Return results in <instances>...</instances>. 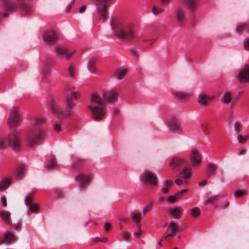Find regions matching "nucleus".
Instances as JSON below:
<instances>
[{
    "label": "nucleus",
    "mask_w": 249,
    "mask_h": 249,
    "mask_svg": "<svg viewBox=\"0 0 249 249\" xmlns=\"http://www.w3.org/2000/svg\"><path fill=\"white\" fill-rule=\"evenodd\" d=\"M118 94L117 89H112L105 94L94 93L91 95L89 107L94 120L100 121L104 118L106 114L105 103L116 101Z\"/></svg>",
    "instance_id": "obj_1"
},
{
    "label": "nucleus",
    "mask_w": 249,
    "mask_h": 249,
    "mask_svg": "<svg viewBox=\"0 0 249 249\" xmlns=\"http://www.w3.org/2000/svg\"><path fill=\"white\" fill-rule=\"evenodd\" d=\"M71 97L67 96L64 100V110L62 111L57 103L54 101L50 102V109L51 111L56 115H60L64 118H68L73 114V107L74 103L72 100L77 99L80 95V93L77 91H72L70 93Z\"/></svg>",
    "instance_id": "obj_2"
},
{
    "label": "nucleus",
    "mask_w": 249,
    "mask_h": 249,
    "mask_svg": "<svg viewBox=\"0 0 249 249\" xmlns=\"http://www.w3.org/2000/svg\"><path fill=\"white\" fill-rule=\"evenodd\" d=\"M112 28L119 38L132 40L136 37L133 24L123 19H114L112 20Z\"/></svg>",
    "instance_id": "obj_3"
},
{
    "label": "nucleus",
    "mask_w": 249,
    "mask_h": 249,
    "mask_svg": "<svg viewBox=\"0 0 249 249\" xmlns=\"http://www.w3.org/2000/svg\"><path fill=\"white\" fill-rule=\"evenodd\" d=\"M16 6L12 5L8 0H2V4L8 12H14L19 9L25 15L31 13L32 8L30 4L29 0H13Z\"/></svg>",
    "instance_id": "obj_4"
},
{
    "label": "nucleus",
    "mask_w": 249,
    "mask_h": 249,
    "mask_svg": "<svg viewBox=\"0 0 249 249\" xmlns=\"http://www.w3.org/2000/svg\"><path fill=\"white\" fill-rule=\"evenodd\" d=\"M43 136L42 132L39 129L30 128L27 135V141L30 146H33L40 142Z\"/></svg>",
    "instance_id": "obj_5"
},
{
    "label": "nucleus",
    "mask_w": 249,
    "mask_h": 249,
    "mask_svg": "<svg viewBox=\"0 0 249 249\" xmlns=\"http://www.w3.org/2000/svg\"><path fill=\"white\" fill-rule=\"evenodd\" d=\"M94 4L98 7V11L100 18L105 19L108 13V6L111 3V0H93Z\"/></svg>",
    "instance_id": "obj_6"
},
{
    "label": "nucleus",
    "mask_w": 249,
    "mask_h": 249,
    "mask_svg": "<svg viewBox=\"0 0 249 249\" xmlns=\"http://www.w3.org/2000/svg\"><path fill=\"white\" fill-rule=\"evenodd\" d=\"M8 124L11 126H18L21 124V118L19 110L17 107H13L10 113Z\"/></svg>",
    "instance_id": "obj_7"
},
{
    "label": "nucleus",
    "mask_w": 249,
    "mask_h": 249,
    "mask_svg": "<svg viewBox=\"0 0 249 249\" xmlns=\"http://www.w3.org/2000/svg\"><path fill=\"white\" fill-rule=\"evenodd\" d=\"M6 140L7 144L14 150H17L19 148L20 142L18 135L15 132H10Z\"/></svg>",
    "instance_id": "obj_8"
},
{
    "label": "nucleus",
    "mask_w": 249,
    "mask_h": 249,
    "mask_svg": "<svg viewBox=\"0 0 249 249\" xmlns=\"http://www.w3.org/2000/svg\"><path fill=\"white\" fill-rule=\"evenodd\" d=\"M141 178L142 181H144L146 182L157 185L158 179L156 175L150 171H146L141 175Z\"/></svg>",
    "instance_id": "obj_9"
},
{
    "label": "nucleus",
    "mask_w": 249,
    "mask_h": 249,
    "mask_svg": "<svg viewBox=\"0 0 249 249\" xmlns=\"http://www.w3.org/2000/svg\"><path fill=\"white\" fill-rule=\"evenodd\" d=\"M238 78L241 83L249 82V65H246L239 71Z\"/></svg>",
    "instance_id": "obj_10"
},
{
    "label": "nucleus",
    "mask_w": 249,
    "mask_h": 249,
    "mask_svg": "<svg viewBox=\"0 0 249 249\" xmlns=\"http://www.w3.org/2000/svg\"><path fill=\"white\" fill-rule=\"evenodd\" d=\"M222 104L224 105H230L231 107L233 106L235 100L232 98V93L230 91H226L224 92L221 98Z\"/></svg>",
    "instance_id": "obj_11"
},
{
    "label": "nucleus",
    "mask_w": 249,
    "mask_h": 249,
    "mask_svg": "<svg viewBox=\"0 0 249 249\" xmlns=\"http://www.w3.org/2000/svg\"><path fill=\"white\" fill-rule=\"evenodd\" d=\"M55 51L58 55L63 56L67 59L70 58L75 52V51L73 50H70L67 48L61 47H58Z\"/></svg>",
    "instance_id": "obj_12"
},
{
    "label": "nucleus",
    "mask_w": 249,
    "mask_h": 249,
    "mask_svg": "<svg viewBox=\"0 0 249 249\" xmlns=\"http://www.w3.org/2000/svg\"><path fill=\"white\" fill-rule=\"evenodd\" d=\"M190 157L192 164L194 166H197L199 165L201 161V154L196 149H192Z\"/></svg>",
    "instance_id": "obj_13"
},
{
    "label": "nucleus",
    "mask_w": 249,
    "mask_h": 249,
    "mask_svg": "<svg viewBox=\"0 0 249 249\" xmlns=\"http://www.w3.org/2000/svg\"><path fill=\"white\" fill-rule=\"evenodd\" d=\"M178 231L177 225L175 222L172 220L170 222L167 230L166 235L165 236L164 238L167 239L177 233Z\"/></svg>",
    "instance_id": "obj_14"
},
{
    "label": "nucleus",
    "mask_w": 249,
    "mask_h": 249,
    "mask_svg": "<svg viewBox=\"0 0 249 249\" xmlns=\"http://www.w3.org/2000/svg\"><path fill=\"white\" fill-rule=\"evenodd\" d=\"M184 162V161L182 159L175 157L171 161L170 166L174 171H178L180 167L183 165Z\"/></svg>",
    "instance_id": "obj_15"
},
{
    "label": "nucleus",
    "mask_w": 249,
    "mask_h": 249,
    "mask_svg": "<svg viewBox=\"0 0 249 249\" xmlns=\"http://www.w3.org/2000/svg\"><path fill=\"white\" fill-rule=\"evenodd\" d=\"M213 99V96L202 93L198 96V102L202 106H206L211 100Z\"/></svg>",
    "instance_id": "obj_16"
},
{
    "label": "nucleus",
    "mask_w": 249,
    "mask_h": 249,
    "mask_svg": "<svg viewBox=\"0 0 249 249\" xmlns=\"http://www.w3.org/2000/svg\"><path fill=\"white\" fill-rule=\"evenodd\" d=\"M182 3L185 4L188 10L191 12H194L198 6L197 0H179Z\"/></svg>",
    "instance_id": "obj_17"
},
{
    "label": "nucleus",
    "mask_w": 249,
    "mask_h": 249,
    "mask_svg": "<svg viewBox=\"0 0 249 249\" xmlns=\"http://www.w3.org/2000/svg\"><path fill=\"white\" fill-rule=\"evenodd\" d=\"M0 219L6 225L11 224V213L9 211L0 210Z\"/></svg>",
    "instance_id": "obj_18"
},
{
    "label": "nucleus",
    "mask_w": 249,
    "mask_h": 249,
    "mask_svg": "<svg viewBox=\"0 0 249 249\" xmlns=\"http://www.w3.org/2000/svg\"><path fill=\"white\" fill-rule=\"evenodd\" d=\"M56 38V35L53 31L46 32L43 36V41L46 43H51L53 42Z\"/></svg>",
    "instance_id": "obj_19"
},
{
    "label": "nucleus",
    "mask_w": 249,
    "mask_h": 249,
    "mask_svg": "<svg viewBox=\"0 0 249 249\" xmlns=\"http://www.w3.org/2000/svg\"><path fill=\"white\" fill-rule=\"evenodd\" d=\"M13 180L11 177H6L0 180V191L6 190L11 185Z\"/></svg>",
    "instance_id": "obj_20"
},
{
    "label": "nucleus",
    "mask_w": 249,
    "mask_h": 249,
    "mask_svg": "<svg viewBox=\"0 0 249 249\" xmlns=\"http://www.w3.org/2000/svg\"><path fill=\"white\" fill-rule=\"evenodd\" d=\"M92 178L93 176L91 174H80L76 177L77 181L81 184L89 183L92 179Z\"/></svg>",
    "instance_id": "obj_21"
},
{
    "label": "nucleus",
    "mask_w": 249,
    "mask_h": 249,
    "mask_svg": "<svg viewBox=\"0 0 249 249\" xmlns=\"http://www.w3.org/2000/svg\"><path fill=\"white\" fill-rule=\"evenodd\" d=\"M170 127L171 129L177 132H182V128L178 122L176 120H171L169 122Z\"/></svg>",
    "instance_id": "obj_22"
},
{
    "label": "nucleus",
    "mask_w": 249,
    "mask_h": 249,
    "mask_svg": "<svg viewBox=\"0 0 249 249\" xmlns=\"http://www.w3.org/2000/svg\"><path fill=\"white\" fill-rule=\"evenodd\" d=\"M175 16L178 23H182L183 22L184 15L183 12L180 8H178L176 9Z\"/></svg>",
    "instance_id": "obj_23"
},
{
    "label": "nucleus",
    "mask_w": 249,
    "mask_h": 249,
    "mask_svg": "<svg viewBox=\"0 0 249 249\" xmlns=\"http://www.w3.org/2000/svg\"><path fill=\"white\" fill-rule=\"evenodd\" d=\"M180 174L181 175V177L184 179V183H186L191 175V169L188 168H184Z\"/></svg>",
    "instance_id": "obj_24"
},
{
    "label": "nucleus",
    "mask_w": 249,
    "mask_h": 249,
    "mask_svg": "<svg viewBox=\"0 0 249 249\" xmlns=\"http://www.w3.org/2000/svg\"><path fill=\"white\" fill-rule=\"evenodd\" d=\"M186 190H182L181 191L178 192L174 196H170L167 198V201L169 203H175L179 198L180 195L182 194L183 193L186 192Z\"/></svg>",
    "instance_id": "obj_25"
},
{
    "label": "nucleus",
    "mask_w": 249,
    "mask_h": 249,
    "mask_svg": "<svg viewBox=\"0 0 249 249\" xmlns=\"http://www.w3.org/2000/svg\"><path fill=\"white\" fill-rule=\"evenodd\" d=\"M45 119L42 117H35L32 119V123L35 126H40L45 123Z\"/></svg>",
    "instance_id": "obj_26"
},
{
    "label": "nucleus",
    "mask_w": 249,
    "mask_h": 249,
    "mask_svg": "<svg viewBox=\"0 0 249 249\" xmlns=\"http://www.w3.org/2000/svg\"><path fill=\"white\" fill-rule=\"evenodd\" d=\"M182 212V209L180 207H175L170 210V213L176 218H179L180 217Z\"/></svg>",
    "instance_id": "obj_27"
},
{
    "label": "nucleus",
    "mask_w": 249,
    "mask_h": 249,
    "mask_svg": "<svg viewBox=\"0 0 249 249\" xmlns=\"http://www.w3.org/2000/svg\"><path fill=\"white\" fill-rule=\"evenodd\" d=\"M89 71L92 73H95L96 69L95 60L94 58L89 59L88 62Z\"/></svg>",
    "instance_id": "obj_28"
},
{
    "label": "nucleus",
    "mask_w": 249,
    "mask_h": 249,
    "mask_svg": "<svg viewBox=\"0 0 249 249\" xmlns=\"http://www.w3.org/2000/svg\"><path fill=\"white\" fill-rule=\"evenodd\" d=\"M51 73V69L47 65H43L41 69V74L43 78H46Z\"/></svg>",
    "instance_id": "obj_29"
},
{
    "label": "nucleus",
    "mask_w": 249,
    "mask_h": 249,
    "mask_svg": "<svg viewBox=\"0 0 249 249\" xmlns=\"http://www.w3.org/2000/svg\"><path fill=\"white\" fill-rule=\"evenodd\" d=\"M68 76L71 77H74L76 74V66L71 64L69 65L68 68Z\"/></svg>",
    "instance_id": "obj_30"
},
{
    "label": "nucleus",
    "mask_w": 249,
    "mask_h": 249,
    "mask_svg": "<svg viewBox=\"0 0 249 249\" xmlns=\"http://www.w3.org/2000/svg\"><path fill=\"white\" fill-rule=\"evenodd\" d=\"M56 161L55 159H52L50 160L46 165V169L48 170H51L56 167Z\"/></svg>",
    "instance_id": "obj_31"
},
{
    "label": "nucleus",
    "mask_w": 249,
    "mask_h": 249,
    "mask_svg": "<svg viewBox=\"0 0 249 249\" xmlns=\"http://www.w3.org/2000/svg\"><path fill=\"white\" fill-rule=\"evenodd\" d=\"M176 96L180 99L186 100L190 97V94L183 91H178L176 93Z\"/></svg>",
    "instance_id": "obj_32"
},
{
    "label": "nucleus",
    "mask_w": 249,
    "mask_h": 249,
    "mask_svg": "<svg viewBox=\"0 0 249 249\" xmlns=\"http://www.w3.org/2000/svg\"><path fill=\"white\" fill-rule=\"evenodd\" d=\"M237 30L238 31H249V22L248 23H242L240 24L237 26Z\"/></svg>",
    "instance_id": "obj_33"
},
{
    "label": "nucleus",
    "mask_w": 249,
    "mask_h": 249,
    "mask_svg": "<svg viewBox=\"0 0 249 249\" xmlns=\"http://www.w3.org/2000/svg\"><path fill=\"white\" fill-rule=\"evenodd\" d=\"M26 173V167L21 165L18 167L17 172V176L19 178H22Z\"/></svg>",
    "instance_id": "obj_34"
},
{
    "label": "nucleus",
    "mask_w": 249,
    "mask_h": 249,
    "mask_svg": "<svg viewBox=\"0 0 249 249\" xmlns=\"http://www.w3.org/2000/svg\"><path fill=\"white\" fill-rule=\"evenodd\" d=\"M173 184L172 182L169 180H166L165 181V184L163 188L162 189V192L163 194H166L168 193L170 188Z\"/></svg>",
    "instance_id": "obj_35"
},
{
    "label": "nucleus",
    "mask_w": 249,
    "mask_h": 249,
    "mask_svg": "<svg viewBox=\"0 0 249 249\" xmlns=\"http://www.w3.org/2000/svg\"><path fill=\"white\" fill-rule=\"evenodd\" d=\"M15 239V235L13 232H8L5 235L4 240L10 243Z\"/></svg>",
    "instance_id": "obj_36"
},
{
    "label": "nucleus",
    "mask_w": 249,
    "mask_h": 249,
    "mask_svg": "<svg viewBox=\"0 0 249 249\" xmlns=\"http://www.w3.org/2000/svg\"><path fill=\"white\" fill-rule=\"evenodd\" d=\"M237 139L239 142L245 143L249 139V135L243 136L239 134L237 136Z\"/></svg>",
    "instance_id": "obj_37"
},
{
    "label": "nucleus",
    "mask_w": 249,
    "mask_h": 249,
    "mask_svg": "<svg viewBox=\"0 0 249 249\" xmlns=\"http://www.w3.org/2000/svg\"><path fill=\"white\" fill-rule=\"evenodd\" d=\"M200 213L199 208L195 207L191 210V214L193 217H197L199 215Z\"/></svg>",
    "instance_id": "obj_38"
},
{
    "label": "nucleus",
    "mask_w": 249,
    "mask_h": 249,
    "mask_svg": "<svg viewBox=\"0 0 249 249\" xmlns=\"http://www.w3.org/2000/svg\"><path fill=\"white\" fill-rule=\"evenodd\" d=\"M163 9L154 6L152 9V13L155 15H159L163 12Z\"/></svg>",
    "instance_id": "obj_39"
},
{
    "label": "nucleus",
    "mask_w": 249,
    "mask_h": 249,
    "mask_svg": "<svg viewBox=\"0 0 249 249\" xmlns=\"http://www.w3.org/2000/svg\"><path fill=\"white\" fill-rule=\"evenodd\" d=\"M216 167L213 165H211L208 166V172L209 176H212L215 173Z\"/></svg>",
    "instance_id": "obj_40"
},
{
    "label": "nucleus",
    "mask_w": 249,
    "mask_h": 249,
    "mask_svg": "<svg viewBox=\"0 0 249 249\" xmlns=\"http://www.w3.org/2000/svg\"><path fill=\"white\" fill-rule=\"evenodd\" d=\"M30 211L32 212H36L38 210V205L36 203H32L28 206Z\"/></svg>",
    "instance_id": "obj_41"
},
{
    "label": "nucleus",
    "mask_w": 249,
    "mask_h": 249,
    "mask_svg": "<svg viewBox=\"0 0 249 249\" xmlns=\"http://www.w3.org/2000/svg\"><path fill=\"white\" fill-rule=\"evenodd\" d=\"M126 73V71L125 70H122L120 71L117 74V79L118 80H121L123 79L125 77Z\"/></svg>",
    "instance_id": "obj_42"
},
{
    "label": "nucleus",
    "mask_w": 249,
    "mask_h": 249,
    "mask_svg": "<svg viewBox=\"0 0 249 249\" xmlns=\"http://www.w3.org/2000/svg\"><path fill=\"white\" fill-rule=\"evenodd\" d=\"M132 218L134 222L138 223L141 220V215L140 213H136L132 215Z\"/></svg>",
    "instance_id": "obj_43"
},
{
    "label": "nucleus",
    "mask_w": 249,
    "mask_h": 249,
    "mask_svg": "<svg viewBox=\"0 0 249 249\" xmlns=\"http://www.w3.org/2000/svg\"><path fill=\"white\" fill-rule=\"evenodd\" d=\"M246 194L245 191L237 190L235 191L234 196L235 197H240Z\"/></svg>",
    "instance_id": "obj_44"
},
{
    "label": "nucleus",
    "mask_w": 249,
    "mask_h": 249,
    "mask_svg": "<svg viewBox=\"0 0 249 249\" xmlns=\"http://www.w3.org/2000/svg\"><path fill=\"white\" fill-rule=\"evenodd\" d=\"M139 227H140L139 225ZM133 234L134 237L137 238H140L141 237V236L142 235V231L141 230L140 227H139L137 231L134 232Z\"/></svg>",
    "instance_id": "obj_45"
},
{
    "label": "nucleus",
    "mask_w": 249,
    "mask_h": 249,
    "mask_svg": "<svg viewBox=\"0 0 249 249\" xmlns=\"http://www.w3.org/2000/svg\"><path fill=\"white\" fill-rule=\"evenodd\" d=\"M112 227V224L109 222H107L104 225V229L106 231H108Z\"/></svg>",
    "instance_id": "obj_46"
},
{
    "label": "nucleus",
    "mask_w": 249,
    "mask_h": 249,
    "mask_svg": "<svg viewBox=\"0 0 249 249\" xmlns=\"http://www.w3.org/2000/svg\"><path fill=\"white\" fill-rule=\"evenodd\" d=\"M73 2H71L70 3H69L66 6V8L65 9V11L64 12L66 13H68L70 12V10L71 9V8H72V6H73Z\"/></svg>",
    "instance_id": "obj_47"
},
{
    "label": "nucleus",
    "mask_w": 249,
    "mask_h": 249,
    "mask_svg": "<svg viewBox=\"0 0 249 249\" xmlns=\"http://www.w3.org/2000/svg\"><path fill=\"white\" fill-rule=\"evenodd\" d=\"M32 197L31 196H27L25 198V204L28 206L30 204H32Z\"/></svg>",
    "instance_id": "obj_48"
},
{
    "label": "nucleus",
    "mask_w": 249,
    "mask_h": 249,
    "mask_svg": "<svg viewBox=\"0 0 249 249\" xmlns=\"http://www.w3.org/2000/svg\"><path fill=\"white\" fill-rule=\"evenodd\" d=\"M130 237L128 233H124L123 236L122 238V240L123 241H125L127 242L129 241Z\"/></svg>",
    "instance_id": "obj_49"
},
{
    "label": "nucleus",
    "mask_w": 249,
    "mask_h": 249,
    "mask_svg": "<svg viewBox=\"0 0 249 249\" xmlns=\"http://www.w3.org/2000/svg\"><path fill=\"white\" fill-rule=\"evenodd\" d=\"M1 202L2 206L3 207H5L7 206V200L5 196H2L1 197Z\"/></svg>",
    "instance_id": "obj_50"
},
{
    "label": "nucleus",
    "mask_w": 249,
    "mask_h": 249,
    "mask_svg": "<svg viewBox=\"0 0 249 249\" xmlns=\"http://www.w3.org/2000/svg\"><path fill=\"white\" fill-rule=\"evenodd\" d=\"M244 47L245 49L249 50V39H246L244 41Z\"/></svg>",
    "instance_id": "obj_51"
},
{
    "label": "nucleus",
    "mask_w": 249,
    "mask_h": 249,
    "mask_svg": "<svg viewBox=\"0 0 249 249\" xmlns=\"http://www.w3.org/2000/svg\"><path fill=\"white\" fill-rule=\"evenodd\" d=\"M54 129L56 132L60 131L61 128V125L59 124H56L53 126Z\"/></svg>",
    "instance_id": "obj_52"
},
{
    "label": "nucleus",
    "mask_w": 249,
    "mask_h": 249,
    "mask_svg": "<svg viewBox=\"0 0 249 249\" xmlns=\"http://www.w3.org/2000/svg\"><path fill=\"white\" fill-rule=\"evenodd\" d=\"M6 144H7L6 139H0V148L3 147Z\"/></svg>",
    "instance_id": "obj_53"
},
{
    "label": "nucleus",
    "mask_w": 249,
    "mask_h": 249,
    "mask_svg": "<svg viewBox=\"0 0 249 249\" xmlns=\"http://www.w3.org/2000/svg\"><path fill=\"white\" fill-rule=\"evenodd\" d=\"M144 41L147 42L150 45H152L156 41V39L155 38H149L144 40Z\"/></svg>",
    "instance_id": "obj_54"
},
{
    "label": "nucleus",
    "mask_w": 249,
    "mask_h": 249,
    "mask_svg": "<svg viewBox=\"0 0 249 249\" xmlns=\"http://www.w3.org/2000/svg\"><path fill=\"white\" fill-rule=\"evenodd\" d=\"M233 128L235 131H238L240 130L241 126L238 123H234L233 125Z\"/></svg>",
    "instance_id": "obj_55"
},
{
    "label": "nucleus",
    "mask_w": 249,
    "mask_h": 249,
    "mask_svg": "<svg viewBox=\"0 0 249 249\" xmlns=\"http://www.w3.org/2000/svg\"><path fill=\"white\" fill-rule=\"evenodd\" d=\"M175 182L178 185H180L183 183H184V179L182 180L181 178H178L175 181Z\"/></svg>",
    "instance_id": "obj_56"
},
{
    "label": "nucleus",
    "mask_w": 249,
    "mask_h": 249,
    "mask_svg": "<svg viewBox=\"0 0 249 249\" xmlns=\"http://www.w3.org/2000/svg\"><path fill=\"white\" fill-rule=\"evenodd\" d=\"M96 239L98 241H101L102 242H106L107 241L106 238L103 237H97L96 238Z\"/></svg>",
    "instance_id": "obj_57"
},
{
    "label": "nucleus",
    "mask_w": 249,
    "mask_h": 249,
    "mask_svg": "<svg viewBox=\"0 0 249 249\" xmlns=\"http://www.w3.org/2000/svg\"><path fill=\"white\" fill-rule=\"evenodd\" d=\"M217 198V196H213L212 197H211L208 199V202L209 203H212L214 201H215Z\"/></svg>",
    "instance_id": "obj_58"
},
{
    "label": "nucleus",
    "mask_w": 249,
    "mask_h": 249,
    "mask_svg": "<svg viewBox=\"0 0 249 249\" xmlns=\"http://www.w3.org/2000/svg\"><path fill=\"white\" fill-rule=\"evenodd\" d=\"M86 6H85V5L82 6L79 8V12L80 13H83L86 11Z\"/></svg>",
    "instance_id": "obj_59"
},
{
    "label": "nucleus",
    "mask_w": 249,
    "mask_h": 249,
    "mask_svg": "<svg viewBox=\"0 0 249 249\" xmlns=\"http://www.w3.org/2000/svg\"><path fill=\"white\" fill-rule=\"evenodd\" d=\"M163 5H167L170 2L171 0H160Z\"/></svg>",
    "instance_id": "obj_60"
},
{
    "label": "nucleus",
    "mask_w": 249,
    "mask_h": 249,
    "mask_svg": "<svg viewBox=\"0 0 249 249\" xmlns=\"http://www.w3.org/2000/svg\"><path fill=\"white\" fill-rule=\"evenodd\" d=\"M153 202H151L149 203L145 207V209H146L147 210H149L153 207Z\"/></svg>",
    "instance_id": "obj_61"
},
{
    "label": "nucleus",
    "mask_w": 249,
    "mask_h": 249,
    "mask_svg": "<svg viewBox=\"0 0 249 249\" xmlns=\"http://www.w3.org/2000/svg\"><path fill=\"white\" fill-rule=\"evenodd\" d=\"M206 182H207L206 179L203 180L202 181H201L198 183V185L204 186L206 184Z\"/></svg>",
    "instance_id": "obj_62"
},
{
    "label": "nucleus",
    "mask_w": 249,
    "mask_h": 249,
    "mask_svg": "<svg viewBox=\"0 0 249 249\" xmlns=\"http://www.w3.org/2000/svg\"><path fill=\"white\" fill-rule=\"evenodd\" d=\"M246 150L245 149H241L239 150V155H243L245 153Z\"/></svg>",
    "instance_id": "obj_63"
},
{
    "label": "nucleus",
    "mask_w": 249,
    "mask_h": 249,
    "mask_svg": "<svg viewBox=\"0 0 249 249\" xmlns=\"http://www.w3.org/2000/svg\"><path fill=\"white\" fill-rule=\"evenodd\" d=\"M8 15H9L8 13H7V12H5L3 14V17L4 18H7V16H8Z\"/></svg>",
    "instance_id": "obj_64"
}]
</instances>
